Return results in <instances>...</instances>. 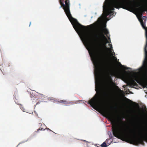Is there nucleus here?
<instances>
[{
	"instance_id": "nucleus-1",
	"label": "nucleus",
	"mask_w": 147,
	"mask_h": 147,
	"mask_svg": "<svg viewBox=\"0 0 147 147\" xmlns=\"http://www.w3.org/2000/svg\"><path fill=\"white\" fill-rule=\"evenodd\" d=\"M59 3L64 9L66 14L73 25L75 30L81 33L82 37L85 42L86 44L89 49H100L98 45L97 40L93 38L92 34L85 31V28L89 26H85L80 24L77 20L72 17L70 10V3L69 0H59Z\"/></svg>"
},
{
	"instance_id": "nucleus-2",
	"label": "nucleus",
	"mask_w": 147,
	"mask_h": 147,
	"mask_svg": "<svg viewBox=\"0 0 147 147\" xmlns=\"http://www.w3.org/2000/svg\"><path fill=\"white\" fill-rule=\"evenodd\" d=\"M145 30V36L146 42L144 47V57L143 62L142 66L141 68L143 73L138 72L134 75L131 80L129 81L127 85L130 87H133V86L138 87V85L135 81L140 85L144 86V88H147V83L144 81L145 79L147 80V29H144Z\"/></svg>"
},
{
	"instance_id": "nucleus-3",
	"label": "nucleus",
	"mask_w": 147,
	"mask_h": 147,
	"mask_svg": "<svg viewBox=\"0 0 147 147\" xmlns=\"http://www.w3.org/2000/svg\"><path fill=\"white\" fill-rule=\"evenodd\" d=\"M112 130L114 136L119 139H123L127 142L134 144H144V141L147 142V134L143 136L142 134L140 137H137L135 136H133L128 134L126 129L120 130L117 125L113 124L112 127Z\"/></svg>"
},
{
	"instance_id": "nucleus-4",
	"label": "nucleus",
	"mask_w": 147,
	"mask_h": 147,
	"mask_svg": "<svg viewBox=\"0 0 147 147\" xmlns=\"http://www.w3.org/2000/svg\"><path fill=\"white\" fill-rule=\"evenodd\" d=\"M95 90L96 93L89 101L88 103L96 109V108L100 107L103 102L110 101L111 96L109 92L104 90L99 84H96Z\"/></svg>"
},
{
	"instance_id": "nucleus-5",
	"label": "nucleus",
	"mask_w": 147,
	"mask_h": 147,
	"mask_svg": "<svg viewBox=\"0 0 147 147\" xmlns=\"http://www.w3.org/2000/svg\"><path fill=\"white\" fill-rule=\"evenodd\" d=\"M102 31H104L105 34L108 37L107 35L109 34V32L107 29H103L102 30L99 32L98 36H97V38L101 40H102L103 38H104L107 41V43H109L107 40L106 37L103 34Z\"/></svg>"
},
{
	"instance_id": "nucleus-6",
	"label": "nucleus",
	"mask_w": 147,
	"mask_h": 147,
	"mask_svg": "<svg viewBox=\"0 0 147 147\" xmlns=\"http://www.w3.org/2000/svg\"><path fill=\"white\" fill-rule=\"evenodd\" d=\"M131 126L133 128L134 133L135 134L136 130L138 128V121L135 120H133L131 123Z\"/></svg>"
},
{
	"instance_id": "nucleus-7",
	"label": "nucleus",
	"mask_w": 147,
	"mask_h": 147,
	"mask_svg": "<svg viewBox=\"0 0 147 147\" xmlns=\"http://www.w3.org/2000/svg\"><path fill=\"white\" fill-rule=\"evenodd\" d=\"M105 114L107 115L109 119L112 122H114V118L113 113L109 111H105Z\"/></svg>"
},
{
	"instance_id": "nucleus-8",
	"label": "nucleus",
	"mask_w": 147,
	"mask_h": 147,
	"mask_svg": "<svg viewBox=\"0 0 147 147\" xmlns=\"http://www.w3.org/2000/svg\"><path fill=\"white\" fill-rule=\"evenodd\" d=\"M58 102L59 103H61L64 105H69L72 103L73 102L72 101H68L65 100H60L58 101Z\"/></svg>"
},
{
	"instance_id": "nucleus-9",
	"label": "nucleus",
	"mask_w": 147,
	"mask_h": 147,
	"mask_svg": "<svg viewBox=\"0 0 147 147\" xmlns=\"http://www.w3.org/2000/svg\"><path fill=\"white\" fill-rule=\"evenodd\" d=\"M38 96V97L39 98H40V97L45 98L46 97V96H45L42 94H39Z\"/></svg>"
},
{
	"instance_id": "nucleus-10",
	"label": "nucleus",
	"mask_w": 147,
	"mask_h": 147,
	"mask_svg": "<svg viewBox=\"0 0 147 147\" xmlns=\"http://www.w3.org/2000/svg\"><path fill=\"white\" fill-rule=\"evenodd\" d=\"M101 146L102 147H107V145L106 143L104 142L101 144Z\"/></svg>"
},
{
	"instance_id": "nucleus-11",
	"label": "nucleus",
	"mask_w": 147,
	"mask_h": 147,
	"mask_svg": "<svg viewBox=\"0 0 147 147\" xmlns=\"http://www.w3.org/2000/svg\"><path fill=\"white\" fill-rule=\"evenodd\" d=\"M45 129H44L43 128L40 127L37 129V131H38L39 130H44Z\"/></svg>"
},
{
	"instance_id": "nucleus-12",
	"label": "nucleus",
	"mask_w": 147,
	"mask_h": 147,
	"mask_svg": "<svg viewBox=\"0 0 147 147\" xmlns=\"http://www.w3.org/2000/svg\"><path fill=\"white\" fill-rule=\"evenodd\" d=\"M105 47L106 49H108V50L110 49V52L111 53H112V51H113L112 49H108V48H107L106 47V46H105Z\"/></svg>"
},
{
	"instance_id": "nucleus-13",
	"label": "nucleus",
	"mask_w": 147,
	"mask_h": 147,
	"mask_svg": "<svg viewBox=\"0 0 147 147\" xmlns=\"http://www.w3.org/2000/svg\"><path fill=\"white\" fill-rule=\"evenodd\" d=\"M124 98H125V99H126V100H129V101H131V100L127 98L126 97H125Z\"/></svg>"
},
{
	"instance_id": "nucleus-14",
	"label": "nucleus",
	"mask_w": 147,
	"mask_h": 147,
	"mask_svg": "<svg viewBox=\"0 0 147 147\" xmlns=\"http://www.w3.org/2000/svg\"><path fill=\"white\" fill-rule=\"evenodd\" d=\"M109 46H110L111 48H112V45L111 44H109Z\"/></svg>"
},
{
	"instance_id": "nucleus-15",
	"label": "nucleus",
	"mask_w": 147,
	"mask_h": 147,
	"mask_svg": "<svg viewBox=\"0 0 147 147\" xmlns=\"http://www.w3.org/2000/svg\"><path fill=\"white\" fill-rule=\"evenodd\" d=\"M115 52H113V55H115Z\"/></svg>"
},
{
	"instance_id": "nucleus-16",
	"label": "nucleus",
	"mask_w": 147,
	"mask_h": 147,
	"mask_svg": "<svg viewBox=\"0 0 147 147\" xmlns=\"http://www.w3.org/2000/svg\"><path fill=\"white\" fill-rule=\"evenodd\" d=\"M89 144H90V143H88V144H87V145H88H88H89Z\"/></svg>"
},
{
	"instance_id": "nucleus-17",
	"label": "nucleus",
	"mask_w": 147,
	"mask_h": 147,
	"mask_svg": "<svg viewBox=\"0 0 147 147\" xmlns=\"http://www.w3.org/2000/svg\"><path fill=\"white\" fill-rule=\"evenodd\" d=\"M31 22H30V25H29V26H30V24H31Z\"/></svg>"
},
{
	"instance_id": "nucleus-18",
	"label": "nucleus",
	"mask_w": 147,
	"mask_h": 147,
	"mask_svg": "<svg viewBox=\"0 0 147 147\" xmlns=\"http://www.w3.org/2000/svg\"><path fill=\"white\" fill-rule=\"evenodd\" d=\"M108 38H109V40H110V38H109V37H108Z\"/></svg>"
},
{
	"instance_id": "nucleus-19",
	"label": "nucleus",
	"mask_w": 147,
	"mask_h": 147,
	"mask_svg": "<svg viewBox=\"0 0 147 147\" xmlns=\"http://www.w3.org/2000/svg\"><path fill=\"white\" fill-rule=\"evenodd\" d=\"M121 65L122 66V67H124V66L123 65Z\"/></svg>"
},
{
	"instance_id": "nucleus-20",
	"label": "nucleus",
	"mask_w": 147,
	"mask_h": 147,
	"mask_svg": "<svg viewBox=\"0 0 147 147\" xmlns=\"http://www.w3.org/2000/svg\"><path fill=\"white\" fill-rule=\"evenodd\" d=\"M123 87L124 88H125V86H123Z\"/></svg>"
},
{
	"instance_id": "nucleus-21",
	"label": "nucleus",
	"mask_w": 147,
	"mask_h": 147,
	"mask_svg": "<svg viewBox=\"0 0 147 147\" xmlns=\"http://www.w3.org/2000/svg\"><path fill=\"white\" fill-rule=\"evenodd\" d=\"M136 0H135V2L136 1Z\"/></svg>"
},
{
	"instance_id": "nucleus-22",
	"label": "nucleus",
	"mask_w": 147,
	"mask_h": 147,
	"mask_svg": "<svg viewBox=\"0 0 147 147\" xmlns=\"http://www.w3.org/2000/svg\"><path fill=\"white\" fill-rule=\"evenodd\" d=\"M146 93L147 94V93Z\"/></svg>"
}]
</instances>
